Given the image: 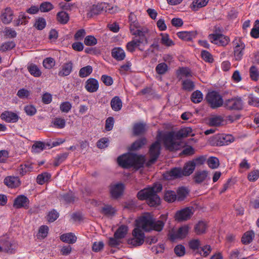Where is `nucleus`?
I'll use <instances>...</instances> for the list:
<instances>
[{
	"instance_id": "b1692460",
	"label": "nucleus",
	"mask_w": 259,
	"mask_h": 259,
	"mask_svg": "<svg viewBox=\"0 0 259 259\" xmlns=\"http://www.w3.org/2000/svg\"><path fill=\"white\" fill-rule=\"evenodd\" d=\"M1 117L2 119L5 120L8 122H15L18 119V116L16 113L9 111L3 113L1 114Z\"/></svg>"
},
{
	"instance_id": "f03ea898",
	"label": "nucleus",
	"mask_w": 259,
	"mask_h": 259,
	"mask_svg": "<svg viewBox=\"0 0 259 259\" xmlns=\"http://www.w3.org/2000/svg\"><path fill=\"white\" fill-rule=\"evenodd\" d=\"M162 188L160 184H156L152 187L141 190L138 192L137 196L140 200H146L150 206H156L160 203V199L157 193L160 192Z\"/></svg>"
},
{
	"instance_id": "ddd939ff",
	"label": "nucleus",
	"mask_w": 259,
	"mask_h": 259,
	"mask_svg": "<svg viewBox=\"0 0 259 259\" xmlns=\"http://www.w3.org/2000/svg\"><path fill=\"white\" fill-rule=\"evenodd\" d=\"M135 154L123 155L118 157V164L124 168H128L133 166L134 163Z\"/></svg>"
},
{
	"instance_id": "6ab92c4d",
	"label": "nucleus",
	"mask_w": 259,
	"mask_h": 259,
	"mask_svg": "<svg viewBox=\"0 0 259 259\" xmlns=\"http://www.w3.org/2000/svg\"><path fill=\"white\" fill-rule=\"evenodd\" d=\"M85 88L90 93L96 92L99 88L98 81L93 78L88 79L85 82Z\"/></svg>"
},
{
	"instance_id": "c03bdc74",
	"label": "nucleus",
	"mask_w": 259,
	"mask_h": 259,
	"mask_svg": "<svg viewBox=\"0 0 259 259\" xmlns=\"http://www.w3.org/2000/svg\"><path fill=\"white\" fill-rule=\"evenodd\" d=\"M168 66L165 63H161L158 64L156 67L155 70L157 74L162 75L165 74L168 71Z\"/></svg>"
},
{
	"instance_id": "20e7f679",
	"label": "nucleus",
	"mask_w": 259,
	"mask_h": 259,
	"mask_svg": "<svg viewBox=\"0 0 259 259\" xmlns=\"http://www.w3.org/2000/svg\"><path fill=\"white\" fill-rule=\"evenodd\" d=\"M160 136L159 134L157 136V140L153 143L150 147L149 150V155L150 159L146 162V165L150 166L153 164L158 158L161 150Z\"/></svg>"
},
{
	"instance_id": "473e14b6",
	"label": "nucleus",
	"mask_w": 259,
	"mask_h": 259,
	"mask_svg": "<svg viewBox=\"0 0 259 259\" xmlns=\"http://www.w3.org/2000/svg\"><path fill=\"white\" fill-rule=\"evenodd\" d=\"M57 19L60 23L65 24L69 21V15L64 11L59 12L57 14Z\"/></svg>"
},
{
	"instance_id": "cd10ccee",
	"label": "nucleus",
	"mask_w": 259,
	"mask_h": 259,
	"mask_svg": "<svg viewBox=\"0 0 259 259\" xmlns=\"http://www.w3.org/2000/svg\"><path fill=\"white\" fill-rule=\"evenodd\" d=\"M112 56L118 61H121L125 58L124 51L121 48H114L112 51Z\"/></svg>"
},
{
	"instance_id": "412c9836",
	"label": "nucleus",
	"mask_w": 259,
	"mask_h": 259,
	"mask_svg": "<svg viewBox=\"0 0 259 259\" xmlns=\"http://www.w3.org/2000/svg\"><path fill=\"white\" fill-rule=\"evenodd\" d=\"M208 172L206 170H200L196 171L194 176L193 179L197 184H200L207 178Z\"/></svg>"
},
{
	"instance_id": "4d7b16f0",
	"label": "nucleus",
	"mask_w": 259,
	"mask_h": 259,
	"mask_svg": "<svg viewBox=\"0 0 259 259\" xmlns=\"http://www.w3.org/2000/svg\"><path fill=\"white\" fill-rule=\"evenodd\" d=\"M44 143L40 141L36 142L32 146V149L35 152H39L45 149Z\"/></svg>"
},
{
	"instance_id": "a19ab883",
	"label": "nucleus",
	"mask_w": 259,
	"mask_h": 259,
	"mask_svg": "<svg viewBox=\"0 0 259 259\" xmlns=\"http://www.w3.org/2000/svg\"><path fill=\"white\" fill-rule=\"evenodd\" d=\"M223 121V118L220 116H215L209 119V124L210 126H219Z\"/></svg>"
},
{
	"instance_id": "052dcab7",
	"label": "nucleus",
	"mask_w": 259,
	"mask_h": 259,
	"mask_svg": "<svg viewBox=\"0 0 259 259\" xmlns=\"http://www.w3.org/2000/svg\"><path fill=\"white\" fill-rule=\"evenodd\" d=\"M49 228L47 226H41L38 231L37 236L38 238H45L48 233Z\"/></svg>"
},
{
	"instance_id": "de8ad7c7",
	"label": "nucleus",
	"mask_w": 259,
	"mask_h": 259,
	"mask_svg": "<svg viewBox=\"0 0 259 259\" xmlns=\"http://www.w3.org/2000/svg\"><path fill=\"white\" fill-rule=\"evenodd\" d=\"M28 70L30 73L35 77H39L41 74V72L35 65H31L28 67Z\"/></svg>"
},
{
	"instance_id": "7ed1b4c3",
	"label": "nucleus",
	"mask_w": 259,
	"mask_h": 259,
	"mask_svg": "<svg viewBox=\"0 0 259 259\" xmlns=\"http://www.w3.org/2000/svg\"><path fill=\"white\" fill-rule=\"evenodd\" d=\"M164 223L161 220L155 221L153 216L146 213L139 218L137 221L138 227L145 231L155 230L160 231L162 230Z\"/></svg>"
},
{
	"instance_id": "423d86ee",
	"label": "nucleus",
	"mask_w": 259,
	"mask_h": 259,
	"mask_svg": "<svg viewBox=\"0 0 259 259\" xmlns=\"http://www.w3.org/2000/svg\"><path fill=\"white\" fill-rule=\"evenodd\" d=\"M206 100L212 109H216L224 105V102L222 97L215 91L208 93L206 96Z\"/></svg>"
},
{
	"instance_id": "ea45409f",
	"label": "nucleus",
	"mask_w": 259,
	"mask_h": 259,
	"mask_svg": "<svg viewBox=\"0 0 259 259\" xmlns=\"http://www.w3.org/2000/svg\"><path fill=\"white\" fill-rule=\"evenodd\" d=\"M92 67L91 66L88 65L80 68L79 71V76L81 78L87 77L92 73Z\"/></svg>"
},
{
	"instance_id": "5fc2aeb1",
	"label": "nucleus",
	"mask_w": 259,
	"mask_h": 259,
	"mask_svg": "<svg viewBox=\"0 0 259 259\" xmlns=\"http://www.w3.org/2000/svg\"><path fill=\"white\" fill-rule=\"evenodd\" d=\"M39 10L42 12H47L54 8L53 5L49 2H44L40 4L39 6Z\"/></svg>"
},
{
	"instance_id": "9d476101",
	"label": "nucleus",
	"mask_w": 259,
	"mask_h": 259,
	"mask_svg": "<svg viewBox=\"0 0 259 259\" xmlns=\"http://www.w3.org/2000/svg\"><path fill=\"white\" fill-rule=\"evenodd\" d=\"M133 238L128 239L127 243L132 246H137L142 245L144 241V233L139 228H136L133 231Z\"/></svg>"
},
{
	"instance_id": "79ce46f5",
	"label": "nucleus",
	"mask_w": 259,
	"mask_h": 259,
	"mask_svg": "<svg viewBox=\"0 0 259 259\" xmlns=\"http://www.w3.org/2000/svg\"><path fill=\"white\" fill-rule=\"evenodd\" d=\"M191 99L193 103H199L203 99V95L200 91L197 90L192 94Z\"/></svg>"
},
{
	"instance_id": "8fccbe9b",
	"label": "nucleus",
	"mask_w": 259,
	"mask_h": 259,
	"mask_svg": "<svg viewBox=\"0 0 259 259\" xmlns=\"http://www.w3.org/2000/svg\"><path fill=\"white\" fill-rule=\"evenodd\" d=\"M46 25V22L44 18L39 17L36 19L34 26L38 30H42Z\"/></svg>"
},
{
	"instance_id": "4be33fe9",
	"label": "nucleus",
	"mask_w": 259,
	"mask_h": 259,
	"mask_svg": "<svg viewBox=\"0 0 259 259\" xmlns=\"http://www.w3.org/2000/svg\"><path fill=\"white\" fill-rule=\"evenodd\" d=\"M73 64L71 62H68L64 63L62 69L59 72L58 75L60 76H66L70 74L72 70Z\"/></svg>"
},
{
	"instance_id": "2f4dec72",
	"label": "nucleus",
	"mask_w": 259,
	"mask_h": 259,
	"mask_svg": "<svg viewBox=\"0 0 259 259\" xmlns=\"http://www.w3.org/2000/svg\"><path fill=\"white\" fill-rule=\"evenodd\" d=\"M254 237V233L252 231H247L242 237L241 241L244 244H249Z\"/></svg>"
},
{
	"instance_id": "bf43d9fd",
	"label": "nucleus",
	"mask_w": 259,
	"mask_h": 259,
	"mask_svg": "<svg viewBox=\"0 0 259 259\" xmlns=\"http://www.w3.org/2000/svg\"><path fill=\"white\" fill-rule=\"evenodd\" d=\"M55 62L52 58H47L43 61V65L47 69H51L55 66Z\"/></svg>"
},
{
	"instance_id": "603ef678",
	"label": "nucleus",
	"mask_w": 259,
	"mask_h": 259,
	"mask_svg": "<svg viewBox=\"0 0 259 259\" xmlns=\"http://www.w3.org/2000/svg\"><path fill=\"white\" fill-rule=\"evenodd\" d=\"M207 162L208 166L212 169L217 168L219 166V160L215 157L209 158Z\"/></svg>"
},
{
	"instance_id": "a211bd4d",
	"label": "nucleus",
	"mask_w": 259,
	"mask_h": 259,
	"mask_svg": "<svg viewBox=\"0 0 259 259\" xmlns=\"http://www.w3.org/2000/svg\"><path fill=\"white\" fill-rule=\"evenodd\" d=\"M184 176L183 170L181 168L175 167L169 170L165 176L167 179H174L181 178Z\"/></svg>"
},
{
	"instance_id": "e433bc0d",
	"label": "nucleus",
	"mask_w": 259,
	"mask_h": 259,
	"mask_svg": "<svg viewBox=\"0 0 259 259\" xmlns=\"http://www.w3.org/2000/svg\"><path fill=\"white\" fill-rule=\"evenodd\" d=\"M147 143V140L145 138H141L135 141L131 146L132 150H138L141 148Z\"/></svg>"
},
{
	"instance_id": "6e6d98bb",
	"label": "nucleus",
	"mask_w": 259,
	"mask_h": 259,
	"mask_svg": "<svg viewBox=\"0 0 259 259\" xmlns=\"http://www.w3.org/2000/svg\"><path fill=\"white\" fill-rule=\"evenodd\" d=\"M251 36L254 38H258L259 37V20H256L254 23V27L251 29L250 32Z\"/></svg>"
},
{
	"instance_id": "5701e85b",
	"label": "nucleus",
	"mask_w": 259,
	"mask_h": 259,
	"mask_svg": "<svg viewBox=\"0 0 259 259\" xmlns=\"http://www.w3.org/2000/svg\"><path fill=\"white\" fill-rule=\"evenodd\" d=\"M235 45L234 51V56L236 60H239L241 59L243 56V50L245 48V45L241 41H239V42H236Z\"/></svg>"
},
{
	"instance_id": "f3484780",
	"label": "nucleus",
	"mask_w": 259,
	"mask_h": 259,
	"mask_svg": "<svg viewBox=\"0 0 259 259\" xmlns=\"http://www.w3.org/2000/svg\"><path fill=\"white\" fill-rule=\"evenodd\" d=\"M13 16V10L10 8L7 7L2 11L1 19L3 23L8 24L12 22Z\"/></svg>"
},
{
	"instance_id": "0e129e2a",
	"label": "nucleus",
	"mask_w": 259,
	"mask_h": 259,
	"mask_svg": "<svg viewBox=\"0 0 259 259\" xmlns=\"http://www.w3.org/2000/svg\"><path fill=\"white\" fill-rule=\"evenodd\" d=\"M84 43L87 46H93L97 43V40L93 36L89 35L84 38Z\"/></svg>"
},
{
	"instance_id": "0eeeda50",
	"label": "nucleus",
	"mask_w": 259,
	"mask_h": 259,
	"mask_svg": "<svg viewBox=\"0 0 259 259\" xmlns=\"http://www.w3.org/2000/svg\"><path fill=\"white\" fill-rule=\"evenodd\" d=\"M200 245V241L198 239H193L189 241V247L193 250H197L201 256L205 257L210 252L211 247L210 245H205L201 247H199Z\"/></svg>"
},
{
	"instance_id": "13d9d810",
	"label": "nucleus",
	"mask_w": 259,
	"mask_h": 259,
	"mask_svg": "<svg viewBox=\"0 0 259 259\" xmlns=\"http://www.w3.org/2000/svg\"><path fill=\"white\" fill-rule=\"evenodd\" d=\"M30 95V91L25 89H22L19 90L17 94V95L20 99H27Z\"/></svg>"
},
{
	"instance_id": "393cba45",
	"label": "nucleus",
	"mask_w": 259,
	"mask_h": 259,
	"mask_svg": "<svg viewBox=\"0 0 259 259\" xmlns=\"http://www.w3.org/2000/svg\"><path fill=\"white\" fill-rule=\"evenodd\" d=\"M196 166V163L194 161H190L186 163L183 170L184 176H190L193 173Z\"/></svg>"
},
{
	"instance_id": "a18cd8bd",
	"label": "nucleus",
	"mask_w": 259,
	"mask_h": 259,
	"mask_svg": "<svg viewBox=\"0 0 259 259\" xmlns=\"http://www.w3.org/2000/svg\"><path fill=\"white\" fill-rule=\"evenodd\" d=\"M195 87L194 83L190 79H186L183 81L182 88L184 90L187 91H192Z\"/></svg>"
},
{
	"instance_id": "c756f323",
	"label": "nucleus",
	"mask_w": 259,
	"mask_h": 259,
	"mask_svg": "<svg viewBox=\"0 0 259 259\" xmlns=\"http://www.w3.org/2000/svg\"><path fill=\"white\" fill-rule=\"evenodd\" d=\"M134 163L133 164V167L136 168H139L143 166L145 162L146 161V158L144 156L138 155L135 154L134 155Z\"/></svg>"
},
{
	"instance_id": "9b49d317",
	"label": "nucleus",
	"mask_w": 259,
	"mask_h": 259,
	"mask_svg": "<svg viewBox=\"0 0 259 259\" xmlns=\"http://www.w3.org/2000/svg\"><path fill=\"white\" fill-rule=\"evenodd\" d=\"M243 102L241 98L234 97L227 99L224 103V106L230 110H239L243 108Z\"/></svg>"
},
{
	"instance_id": "3c124183",
	"label": "nucleus",
	"mask_w": 259,
	"mask_h": 259,
	"mask_svg": "<svg viewBox=\"0 0 259 259\" xmlns=\"http://www.w3.org/2000/svg\"><path fill=\"white\" fill-rule=\"evenodd\" d=\"M208 0H194L193 2V9L194 11L197 10L198 8L205 6Z\"/></svg>"
},
{
	"instance_id": "39448f33",
	"label": "nucleus",
	"mask_w": 259,
	"mask_h": 259,
	"mask_svg": "<svg viewBox=\"0 0 259 259\" xmlns=\"http://www.w3.org/2000/svg\"><path fill=\"white\" fill-rule=\"evenodd\" d=\"M147 44L148 39L146 35L141 33L140 35H135L132 40L127 44L126 48L130 52H134L136 48H138L140 51H143V49L140 48L141 45Z\"/></svg>"
},
{
	"instance_id": "09e8293b",
	"label": "nucleus",
	"mask_w": 259,
	"mask_h": 259,
	"mask_svg": "<svg viewBox=\"0 0 259 259\" xmlns=\"http://www.w3.org/2000/svg\"><path fill=\"white\" fill-rule=\"evenodd\" d=\"M188 193V190L184 188L181 187L178 189L177 198L179 201H182L186 197Z\"/></svg>"
},
{
	"instance_id": "c9c22d12",
	"label": "nucleus",
	"mask_w": 259,
	"mask_h": 259,
	"mask_svg": "<svg viewBox=\"0 0 259 259\" xmlns=\"http://www.w3.org/2000/svg\"><path fill=\"white\" fill-rule=\"evenodd\" d=\"M60 200L66 203L73 202L76 200V197L72 192L61 194L59 196Z\"/></svg>"
},
{
	"instance_id": "37998d69",
	"label": "nucleus",
	"mask_w": 259,
	"mask_h": 259,
	"mask_svg": "<svg viewBox=\"0 0 259 259\" xmlns=\"http://www.w3.org/2000/svg\"><path fill=\"white\" fill-rule=\"evenodd\" d=\"M164 199L166 201L172 202L177 199V195L173 191H166L164 194Z\"/></svg>"
},
{
	"instance_id": "7c9ffc66",
	"label": "nucleus",
	"mask_w": 259,
	"mask_h": 259,
	"mask_svg": "<svg viewBox=\"0 0 259 259\" xmlns=\"http://www.w3.org/2000/svg\"><path fill=\"white\" fill-rule=\"evenodd\" d=\"M111 106L112 109L115 111H119L122 107V101L117 96L114 97L111 101Z\"/></svg>"
},
{
	"instance_id": "1a4fd4ad",
	"label": "nucleus",
	"mask_w": 259,
	"mask_h": 259,
	"mask_svg": "<svg viewBox=\"0 0 259 259\" xmlns=\"http://www.w3.org/2000/svg\"><path fill=\"white\" fill-rule=\"evenodd\" d=\"M189 230V227L187 225L183 226L178 229H172L168 232V238L172 241L176 239H182L186 237Z\"/></svg>"
},
{
	"instance_id": "f257e3e1",
	"label": "nucleus",
	"mask_w": 259,
	"mask_h": 259,
	"mask_svg": "<svg viewBox=\"0 0 259 259\" xmlns=\"http://www.w3.org/2000/svg\"><path fill=\"white\" fill-rule=\"evenodd\" d=\"M192 130L187 127L182 128L177 133L169 132L164 134L162 137V140L164 146L167 150L170 151L179 150L183 147V143L181 139L191 135Z\"/></svg>"
},
{
	"instance_id": "f8f14e48",
	"label": "nucleus",
	"mask_w": 259,
	"mask_h": 259,
	"mask_svg": "<svg viewBox=\"0 0 259 259\" xmlns=\"http://www.w3.org/2000/svg\"><path fill=\"white\" fill-rule=\"evenodd\" d=\"M208 37L212 43L222 46H226L230 41L228 36L222 34H211Z\"/></svg>"
},
{
	"instance_id": "864d4df0",
	"label": "nucleus",
	"mask_w": 259,
	"mask_h": 259,
	"mask_svg": "<svg viewBox=\"0 0 259 259\" xmlns=\"http://www.w3.org/2000/svg\"><path fill=\"white\" fill-rule=\"evenodd\" d=\"M101 212L106 215L110 216L115 213V210L114 208L109 205H105L102 208Z\"/></svg>"
},
{
	"instance_id": "a878e982",
	"label": "nucleus",
	"mask_w": 259,
	"mask_h": 259,
	"mask_svg": "<svg viewBox=\"0 0 259 259\" xmlns=\"http://www.w3.org/2000/svg\"><path fill=\"white\" fill-rule=\"evenodd\" d=\"M60 239L64 242L69 244L74 243L77 240V237L72 233L63 234L60 236Z\"/></svg>"
},
{
	"instance_id": "774afa93",
	"label": "nucleus",
	"mask_w": 259,
	"mask_h": 259,
	"mask_svg": "<svg viewBox=\"0 0 259 259\" xmlns=\"http://www.w3.org/2000/svg\"><path fill=\"white\" fill-rule=\"evenodd\" d=\"M29 18L25 16L24 14H20L18 19L16 20V25L19 26L20 24H26L27 23V19Z\"/></svg>"
},
{
	"instance_id": "338daca9",
	"label": "nucleus",
	"mask_w": 259,
	"mask_h": 259,
	"mask_svg": "<svg viewBox=\"0 0 259 259\" xmlns=\"http://www.w3.org/2000/svg\"><path fill=\"white\" fill-rule=\"evenodd\" d=\"M68 156V154L65 153L58 155L55 159L54 165L55 166H58L61 162L65 160Z\"/></svg>"
},
{
	"instance_id": "f704fd0d",
	"label": "nucleus",
	"mask_w": 259,
	"mask_h": 259,
	"mask_svg": "<svg viewBox=\"0 0 259 259\" xmlns=\"http://www.w3.org/2000/svg\"><path fill=\"white\" fill-rule=\"evenodd\" d=\"M177 74L180 79L183 77H189L192 76V72L190 69L187 67L180 68L177 71Z\"/></svg>"
},
{
	"instance_id": "49530a36",
	"label": "nucleus",
	"mask_w": 259,
	"mask_h": 259,
	"mask_svg": "<svg viewBox=\"0 0 259 259\" xmlns=\"http://www.w3.org/2000/svg\"><path fill=\"white\" fill-rule=\"evenodd\" d=\"M18 178L14 177H8L4 180V183L10 187H15L17 186L16 183Z\"/></svg>"
},
{
	"instance_id": "2eb2a0df",
	"label": "nucleus",
	"mask_w": 259,
	"mask_h": 259,
	"mask_svg": "<svg viewBox=\"0 0 259 259\" xmlns=\"http://www.w3.org/2000/svg\"><path fill=\"white\" fill-rule=\"evenodd\" d=\"M130 31L133 35H140L141 33L146 35L148 33V29L146 28H141L138 21H133L130 23Z\"/></svg>"
},
{
	"instance_id": "dca6fc26",
	"label": "nucleus",
	"mask_w": 259,
	"mask_h": 259,
	"mask_svg": "<svg viewBox=\"0 0 259 259\" xmlns=\"http://www.w3.org/2000/svg\"><path fill=\"white\" fill-rule=\"evenodd\" d=\"M29 200L24 195H19L15 198L13 206L16 208L23 207L28 209L29 207Z\"/></svg>"
},
{
	"instance_id": "e2e57ef3",
	"label": "nucleus",
	"mask_w": 259,
	"mask_h": 259,
	"mask_svg": "<svg viewBox=\"0 0 259 259\" xmlns=\"http://www.w3.org/2000/svg\"><path fill=\"white\" fill-rule=\"evenodd\" d=\"M174 251L178 256L181 257L185 253V248L182 245H178L175 247Z\"/></svg>"
},
{
	"instance_id": "72a5a7b5",
	"label": "nucleus",
	"mask_w": 259,
	"mask_h": 259,
	"mask_svg": "<svg viewBox=\"0 0 259 259\" xmlns=\"http://www.w3.org/2000/svg\"><path fill=\"white\" fill-rule=\"evenodd\" d=\"M127 232V227L126 226L122 225L114 233V236L120 239L125 236Z\"/></svg>"
},
{
	"instance_id": "69168bd1",
	"label": "nucleus",
	"mask_w": 259,
	"mask_h": 259,
	"mask_svg": "<svg viewBox=\"0 0 259 259\" xmlns=\"http://www.w3.org/2000/svg\"><path fill=\"white\" fill-rule=\"evenodd\" d=\"M220 139L221 140V142L223 145H228L229 143L233 142L234 140L233 137L230 135L223 136Z\"/></svg>"
},
{
	"instance_id": "58836bf2",
	"label": "nucleus",
	"mask_w": 259,
	"mask_h": 259,
	"mask_svg": "<svg viewBox=\"0 0 259 259\" xmlns=\"http://www.w3.org/2000/svg\"><path fill=\"white\" fill-rule=\"evenodd\" d=\"M51 175L48 172H44L37 176L36 181L39 185H42L47 182L51 178Z\"/></svg>"
},
{
	"instance_id": "680f3d73",
	"label": "nucleus",
	"mask_w": 259,
	"mask_h": 259,
	"mask_svg": "<svg viewBox=\"0 0 259 259\" xmlns=\"http://www.w3.org/2000/svg\"><path fill=\"white\" fill-rule=\"evenodd\" d=\"M249 72L251 78L253 80L256 81L259 75L257 69L255 66H252L250 67Z\"/></svg>"
},
{
	"instance_id": "c85d7f7f",
	"label": "nucleus",
	"mask_w": 259,
	"mask_h": 259,
	"mask_svg": "<svg viewBox=\"0 0 259 259\" xmlns=\"http://www.w3.org/2000/svg\"><path fill=\"white\" fill-rule=\"evenodd\" d=\"M146 124L144 123H137L134 124L133 133L136 136L143 134L146 130Z\"/></svg>"
},
{
	"instance_id": "bb28decb",
	"label": "nucleus",
	"mask_w": 259,
	"mask_h": 259,
	"mask_svg": "<svg viewBox=\"0 0 259 259\" xmlns=\"http://www.w3.org/2000/svg\"><path fill=\"white\" fill-rule=\"evenodd\" d=\"M177 34L180 38L186 41L191 40L196 35V33L193 31H181Z\"/></svg>"
},
{
	"instance_id": "aec40b11",
	"label": "nucleus",
	"mask_w": 259,
	"mask_h": 259,
	"mask_svg": "<svg viewBox=\"0 0 259 259\" xmlns=\"http://www.w3.org/2000/svg\"><path fill=\"white\" fill-rule=\"evenodd\" d=\"M124 186L122 184H117L111 186L110 193L112 197L117 198L119 197L123 192Z\"/></svg>"
},
{
	"instance_id": "4468645a",
	"label": "nucleus",
	"mask_w": 259,
	"mask_h": 259,
	"mask_svg": "<svg viewBox=\"0 0 259 259\" xmlns=\"http://www.w3.org/2000/svg\"><path fill=\"white\" fill-rule=\"evenodd\" d=\"M193 214L192 209L189 207L178 211L175 214V219L179 222H182L190 219Z\"/></svg>"
},
{
	"instance_id": "4c0bfd02",
	"label": "nucleus",
	"mask_w": 259,
	"mask_h": 259,
	"mask_svg": "<svg viewBox=\"0 0 259 259\" xmlns=\"http://www.w3.org/2000/svg\"><path fill=\"white\" fill-rule=\"evenodd\" d=\"M207 224L203 222H199L195 227V232L197 235H200L205 232Z\"/></svg>"
},
{
	"instance_id": "6e6552de",
	"label": "nucleus",
	"mask_w": 259,
	"mask_h": 259,
	"mask_svg": "<svg viewBox=\"0 0 259 259\" xmlns=\"http://www.w3.org/2000/svg\"><path fill=\"white\" fill-rule=\"evenodd\" d=\"M113 8H110V6L106 3H101L97 5H94L92 6L90 11L87 13L88 18H92L95 15H98L100 14L102 12L105 11V12H108L112 13L111 11Z\"/></svg>"
}]
</instances>
